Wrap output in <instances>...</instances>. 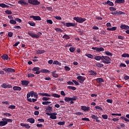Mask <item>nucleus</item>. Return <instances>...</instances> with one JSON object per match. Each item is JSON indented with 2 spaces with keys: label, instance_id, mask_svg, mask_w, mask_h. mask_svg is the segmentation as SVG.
I'll use <instances>...</instances> for the list:
<instances>
[{
  "label": "nucleus",
  "instance_id": "obj_33",
  "mask_svg": "<svg viewBox=\"0 0 129 129\" xmlns=\"http://www.w3.org/2000/svg\"><path fill=\"white\" fill-rule=\"evenodd\" d=\"M64 101L66 102H69V101H71V97H66L64 98Z\"/></svg>",
  "mask_w": 129,
  "mask_h": 129
},
{
  "label": "nucleus",
  "instance_id": "obj_28",
  "mask_svg": "<svg viewBox=\"0 0 129 129\" xmlns=\"http://www.w3.org/2000/svg\"><path fill=\"white\" fill-rule=\"evenodd\" d=\"M85 55V56H86V57H88V58H90V59H93V55L90 53H86Z\"/></svg>",
  "mask_w": 129,
  "mask_h": 129
},
{
  "label": "nucleus",
  "instance_id": "obj_48",
  "mask_svg": "<svg viewBox=\"0 0 129 129\" xmlns=\"http://www.w3.org/2000/svg\"><path fill=\"white\" fill-rule=\"evenodd\" d=\"M58 125H64L65 124V121H59L57 123Z\"/></svg>",
  "mask_w": 129,
  "mask_h": 129
},
{
  "label": "nucleus",
  "instance_id": "obj_34",
  "mask_svg": "<svg viewBox=\"0 0 129 129\" xmlns=\"http://www.w3.org/2000/svg\"><path fill=\"white\" fill-rule=\"evenodd\" d=\"M55 31H56L57 33H62L63 30L60 28H56L54 29Z\"/></svg>",
  "mask_w": 129,
  "mask_h": 129
},
{
  "label": "nucleus",
  "instance_id": "obj_4",
  "mask_svg": "<svg viewBox=\"0 0 129 129\" xmlns=\"http://www.w3.org/2000/svg\"><path fill=\"white\" fill-rule=\"evenodd\" d=\"M33 97V91L30 92H28L27 94V98L28 101L30 102H32V99L30 98V97Z\"/></svg>",
  "mask_w": 129,
  "mask_h": 129
},
{
  "label": "nucleus",
  "instance_id": "obj_7",
  "mask_svg": "<svg viewBox=\"0 0 129 129\" xmlns=\"http://www.w3.org/2000/svg\"><path fill=\"white\" fill-rule=\"evenodd\" d=\"M91 117L92 119H95L96 122H100V120L98 119L99 118L97 115L91 114Z\"/></svg>",
  "mask_w": 129,
  "mask_h": 129
},
{
  "label": "nucleus",
  "instance_id": "obj_29",
  "mask_svg": "<svg viewBox=\"0 0 129 129\" xmlns=\"http://www.w3.org/2000/svg\"><path fill=\"white\" fill-rule=\"evenodd\" d=\"M2 58L3 60H8L9 59V56L7 54H4L2 56Z\"/></svg>",
  "mask_w": 129,
  "mask_h": 129
},
{
  "label": "nucleus",
  "instance_id": "obj_5",
  "mask_svg": "<svg viewBox=\"0 0 129 129\" xmlns=\"http://www.w3.org/2000/svg\"><path fill=\"white\" fill-rule=\"evenodd\" d=\"M77 78L78 80H80L79 81L80 83H83L84 81L86 80V78L85 77H83L81 76L77 77Z\"/></svg>",
  "mask_w": 129,
  "mask_h": 129
},
{
  "label": "nucleus",
  "instance_id": "obj_38",
  "mask_svg": "<svg viewBox=\"0 0 129 129\" xmlns=\"http://www.w3.org/2000/svg\"><path fill=\"white\" fill-rule=\"evenodd\" d=\"M55 72H52V76H53V77H54L55 78H58V74H55Z\"/></svg>",
  "mask_w": 129,
  "mask_h": 129
},
{
  "label": "nucleus",
  "instance_id": "obj_11",
  "mask_svg": "<svg viewBox=\"0 0 129 129\" xmlns=\"http://www.w3.org/2000/svg\"><path fill=\"white\" fill-rule=\"evenodd\" d=\"M81 107L82 110H84V111H88L89 110H90V107H86V106H81Z\"/></svg>",
  "mask_w": 129,
  "mask_h": 129
},
{
  "label": "nucleus",
  "instance_id": "obj_64",
  "mask_svg": "<svg viewBox=\"0 0 129 129\" xmlns=\"http://www.w3.org/2000/svg\"><path fill=\"white\" fill-rule=\"evenodd\" d=\"M7 85L6 83H4L1 85V87L3 88H7Z\"/></svg>",
  "mask_w": 129,
  "mask_h": 129
},
{
  "label": "nucleus",
  "instance_id": "obj_12",
  "mask_svg": "<svg viewBox=\"0 0 129 129\" xmlns=\"http://www.w3.org/2000/svg\"><path fill=\"white\" fill-rule=\"evenodd\" d=\"M42 35V33L38 32L37 34L33 33V38H36V39H38L40 38V36Z\"/></svg>",
  "mask_w": 129,
  "mask_h": 129
},
{
  "label": "nucleus",
  "instance_id": "obj_20",
  "mask_svg": "<svg viewBox=\"0 0 129 129\" xmlns=\"http://www.w3.org/2000/svg\"><path fill=\"white\" fill-rule=\"evenodd\" d=\"M96 80L98 83H102V82H104L103 79L101 78H98L96 79Z\"/></svg>",
  "mask_w": 129,
  "mask_h": 129
},
{
  "label": "nucleus",
  "instance_id": "obj_30",
  "mask_svg": "<svg viewBox=\"0 0 129 129\" xmlns=\"http://www.w3.org/2000/svg\"><path fill=\"white\" fill-rule=\"evenodd\" d=\"M53 64L54 65H58L59 66H61V62H59L57 60H54Z\"/></svg>",
  "mask_w": 129,
  "mask_h": 129
},
{
  "label": "nucleus",
  "instance_id": "obj_24",
  "mask_svg": "<svg viewBox=\"0 0 129 129\" xmlns=\"http://www.w3.org/2000/svg\"><path fill=\"white\" fill-rule=\"evenodd\" d=\"M40 2L38 1V0H33V5L34 6H38L40 5Z\"/></svg>",
  "mask_w": 129,
  "mask_h": 129
},
{
  "label": "nucleus",
  "instance_id": "obj_18",
  "mask_svg": "<svg viewBox=\"0 0 129 129\" xmlns=\"http://www.w3.org/2000/svg\"><path fill=\"white\" fill-rule=\"evenodd\" d=\"M20 125L21 126H24L26 127V128H30L31 127V126L29 125V124L25 123H21L20 124Z\"/></svg>",
  "mask_w": 129,
  "mask_h": 129
},
{
  "label": "nucleus",
  "instance_id": "obj_9",
  "mask_svg": "<svg viewBox=\"0 0 129 129\" xmlns=\"http://www.w3.org/2000/svg\"><path fill=\"white\" fill-rule=\"evenodd\" d=\"M57 113L56 112L51 113V115H50L49 118L51 119H56L57 118Z\"/></svg>",
  "mask_w": 129,
  "mask_h": 129
},
{
  "label": "nucleus",
  "instance_id": "obj_40",
  "mask_svg": "<svg viewBox=\"0 0 129 129\" xmlns=\"http://www.w3.org/2000/svg\"><path fill=\"white\" fill-rule=\"evenodd\" d=\"M68 89H70L71 90H76V87H72V86H68Z\"/></svg>",
  "mask_w": 129,
  "mask_h": 129
},
{
  "label": "nucleus",
  "instance_id": "obj_54",
  "mask_svg": "<svg viewBox=\"0 0 129 129\" xmlns=\"http://www.w3.org/2000/svg\"><path fill=\"white\" fill-rule=\"evenodd\" d=\"M111 115H115V116H121V114L120 113H112Z\"/></svg>",
  "mask_w": 129,
  "mask_h": 129
},
{
  "label": "nucleus",
  "instance_id": "obj_57",
  "mask_svg": "<svg viewBox=\"0 0 129 129\" xmlns=\"http://www.w3.org/2000/svg\"><path fill=\"white\" fill-rule=\"evenodd\" d=\"M102 117H103L104 119H107V117H108V116H107V115L106 114H103L102 115Z\"/></svg>",
  "mask_w": 129,
  "mask_h": 129
},
{
  "label": "nucleus",
  "instance_id": "obj_8",
  "mask_svg": "<svg viewBox=\"0 0 129 129\" xmlns=\"http://www.w3.org/2000/svg\"><path fill=\"white\" fill-rule=\"evenodd\" d=\"M18 4L21 5V6H28V5H29V4L26 2L25 0H20L18 1Z\"/></svg>",
  "mask_w": 129,
  "mask_h": 129
},
{
  "label": "nucleus",
  "instance_id": "obj_21",
  "mask_svg": "<svg viewBox=\"0 0 129 129\" xmlns=\"http://www.w3.org/2000/svg\"><path fill=\"white\" fill-rule=\"evenodd\" d=\"M39 95H41V96H46L47 97H51V95L48 93H39L38 94Z\"/></svg>",
  "mask_w": 129,
  "mask_h": 129
},
{
  "label": "nucleus",
  "instance_id": "obj_23",
  "mask_svg": "<svg viewBox=\"0 0 129 129\" xmlns=\"http://www.w3.org/2000/svg\"><path fill=\"white\" fill-rule=\"evenodd\" d=\"M13 90L17 91H21V90H22V88H21V87L14 86L13 87Z\"/></svg>",
  "mask_w": 129,
  "mask_h": 129
},
{
  "label": "nucleus",
  "instance_id": "obj_55",
  "mask_svg": "<svg viewBox=\"0 0 129 129\" xmlns=\"http://www.w3.org/2000/svg\"><path fill=\"white\" fill-rule=\"evenodd\" d=\"M77 98H78L77 97L74 96L73 97H71V100L74 101L75 100H76Z\"/></svg>",
  "mask_w": 129,
  "mask_h": 129
},
{
  "label": "nucleus",
  "instance_id": "obj_31",
  "mask_svg": "<svg viewBox=\"0 0 129 129\" xmlns=\"http://www.w3.org/2000/svg\"><path fill=\"white\" fill-rule=\"evenodd\" d=\"M51 96H53V97H55L56 98H59L60 96L58 94L54 93V94H51Z\"/></svg>",
  "mask_w": 129,
  "mask_h": 129
},
{
  "label": "nucleus",
  "instance_id": "obj_42",
  "mask_svg": "<svg viewBox=\"0 0 129 129\" xmlns=\"http://www.w3.org/2000/svg\"><path fill=\"white\" fill-rule=\"evenodd\" d=\"M10 23L12 25H16V24H17V22L16 21V20H11L10 21Z\"/></svg>",
  "mask_w": 129,
  "mask_h": 129
},
{
  "label": "nucleus",
  "instance_id": "obj_63",
  "mask_svg": "<svg viewBox=\"0 0 129 129\" xmlns=\"http://www.w3.org/2000/svg\"><path fill=\"white\" fill-rule=\"evenodd\" d=\"M118 15H125V13L121 11H117Z\"/></svg>",
  "mask_w": 129,
  "mask_h": 129
},
{
  "label": "nucleus",
  "instance_id": "obj_14",
  "mask_svg": "<svg viewBox=\"0 0 129 129\" xmlns=\"http://www.w3.org/2000/svg\"><path fill=\"white\" fill-rule=\"evenodd\" d=\"M75 26H76V24L75 23H66V27H75Z\"/></svg>",
  "mask_w": 129,
  "mask_h": 129
},
{
  "label": "nucleus",
  "instance_id": "obj_13",
  "mask_svg": "<svg viewBox=\"0 0 129 129\" xmlns=\"http://www.w3.org/2000/svg\"><path fill=\"white\" fill-rule=\"evenodd\" d=\"M88 73H89V75L92 76H96V75H97V73H96V72L93 70L89 71Z\"/></svg>",
  "mask_w": 129,
  "mask_h": 129
},
{
  "label": "nucleus",
  "instance_id": "obj_26",
  "mask_svg": "<svg viewBox=\"0 0 129 129\" xmlns=\"http://www.w3.org/2000/svg\"><path fill=\"white\" fill-rule=\"evenodd\" d=\"M2 120H5L6 121H7V124H8V122H13V119H8L7 118H2Z\"/></svg>",
  "mask_w": 129,
  "mask_h": 129
},
{
  "label": "nucleus",
  "instance_id": "obj_49",
  "mask_svg": "<svg viewBox=\"0 0 129 129\" xmlns=\"http://www.w3.org/2000/svg\"><path fill=\"white\" fill-rule=\"evenodd\" d=\"M8 108H10V109H15V108H16V106L11 105L8 107Z\"/></svg>",
  "mask_w": 129,
  "mask_h": 129
},
{
  "label": "nucleus",
  "instance_id": "obj_35",
  "mask_svg": "<svg viewBox=\"0 0 129 129\" xmlns=\"http://www.w3.org/2000/svg\"><path fill=\"white\" fill-rule=\"evenodd\" d=\"M40 72L41 73H50V71L47 70H41Z\"/></svg>",
  "mask_w": 129,
  "mask_h": 129
},
{
  "label": "nucleus",
  "instance_id": "obj_56",
  "mask_svg": "<svg viewBox=\"0 0 129 129\" xmlns=\"http://www.w3.org/2000/svg\"><path fill=\"white\" fill-rule=\"evenodd\" d=\"M27 121L30 122V123H33V118H30L27 119Z\"/></svg>",
  "mask_w": 129,
  "mask_h": 129
},
{
  "label": "nucleus",
  "instance_id": "obj_15",
  "mask_svg": "<svg viewBox=\"0 0 129 129\" xmlns=\"http://www.w3.org/2000/svg\"><path fill=\"white\" fill-rule=\"evenodd\" d=\"M120 29H122V30H129V26L124 24L121 25L120 26Z\"/></svg>",
  "mask_w": 129,
  "mask_h": 129
},
{
  "label": "nucleus",
  "instance_id": "obj_52",
  "mask_svg": "<svg viewBox=\"0 0 129 129\" xmlns=\"http://www.w3.org/2000/svg\"><path fill=\"white\" fill-rule=\"evenodd\" d=\"M82 120H85L86 121H90V120L87 117L82 118Z\"/></svg>",
  "mask_w": 129,
  "mask_h": 129
},
{
  "label": "nucleus",
  "instance_id": "obj_6",
  "mask_svg": "<svg viewBox=\"0 0 129 129\" xmlns=\"http://www.w3.org/2000/svg\"><path fill=\"white\" fill-rule=\"evenodd\" d=\"M3 70H4V71L7 72L8 73H10L11 72L12 73H14L15 72V69H12V68H4L3 69Z\"/></svg>",
  "mask_w": 129,
  "mask_h": 129
},
{
  "label": "nucleus",
  "instance_id": "obj_36",
  "mask_svg": "<svg viewBox=\"0 0 129 129\" xmlns=\"http://www.w3.org/2000/svg\"><path fill=\"white\" fill-rule=\"evenodd\" d=\"M37 54H43V53H45V50H38L36 51Z\"/></svg>",
  "mask_w": 129,
  "mask_h": 129
},
{
  "label": "nucleus",
  "instance_id": "obj_27",
  "mask_svg": "<svg viewBox=\"0 0 129 129\" xmlns=\"http://www.w3.org/2000/svg\"><path fill=\"white\" fill-rule=\"evenodd\" d=\"M125 0H116L115 4H124Z\"/></svg>",
  "mask_w": 129,
  "mask_h": 129
},
{
  "label": "nucleus",
  "instance_id": "obj_25",
  "mask_svg": "<svg viewBox=\"0 0 129 129\" xmlns=\"http://www.w3.org/2000/svg\"><path fill=\"white\" fill-rule=\"evenodd\" d=\"M96 66L97 67H98L99 68H102V67H104V65H103V64H102V63H100L99 62H97L96 63Z\"/></svg>",
  "mask_w": 129,
  "mask_h": 129
},
{
  "label": "nucleus",
  "instance_id": "obj_16",
  "mask_svg": "<svg viewBox=\"0 0 129 129\" xmlns=\"http://www.w3.org/2000/svg\"><path fill=\"white\" fill-rule=\"evenodd\" d=\"M8 124V121L6 120H2L0 121V126H5Z\"/></svg>",
  "mask_w": 129,
  "mask_h": 129
},
{
  "label": "nucleus",
  "instance_id": "obj_44",
  "mask_svg": "<svg viewBox=\"0 0 129 129\" xmlns=\"http://www.w3.org/2000/svg\"><path fill=\"white\" fill-rule=\"evenodd\" d=\"M49 99H50V98L49 97H43L42 98V100L43 101H47V100H49Z\"/></svg>",
  "mask_w": 129,
  "mask_h": 129
},
{
  "label": "nucleus",
  "instance_id": "obj_62",
  "mask_svg": "<svg viewBox=\"0 0 129 129\" xmlns=\"http://www.w3.org/2000/svg\"><path fill=\"white\" fill-rule=\"evenodd\" d=\"M33 95L35 98H38V94L36 92H33Z\"/></svg>",
  "mask_w": 129,
  "mask_h": 129
},
{
  "label": "nucleus",
  "instance_id": "obj_61",
  "mask_svg": "<svg viewBox=\"0 0 129 129\" xmlns=\"http://www.w3.org/2000/svg\"><path fill=\"white\" fill-rule=\"evenodd\" d=\"M55 19L56 20H58L59 21H60V20H62V18L60 16H54Z\"/></svg>",
  "mask_w": 129,
  "mask_h": 129
},
{
  "label": "nucleus",
  "instance_id": "obj_58",
  "mask_svg": "<svg viewBox=\"0 0 129 129\" xmlns=\"http://www.w3.org/2000/svg\"><path fill=\"white\" fill-rule=\"evenodd\" d=\"M72 82H74L76 85H80V84H79L78 82H77L76 80H73Z\"/></svg>",
  "mask_w": 129,
  "mask_h": 129
},
{
  "label": "nucleus",
  "instance_id": "obj_46",
  "mask_svg": "<svg viewBox=\"0 0 129 129\" xmlns=\"http://www.w3.org/2000/svg\"><path fill=\"white\" fill-rule=\"evenodd\" d=\"M109 10L111 11V12H114L115 11H116V8L111 7L109 8Z\"/></svg>",
  "mask_w": 129,
  "mask_h": 129
},
{
  "label": "nucleus",
  "instance_id": "obj_10",
  "mask_svg": "<svg viewBox=\"0 0 129 129\" xmlns=\"http://www.w3.org/2000/svg\"><path fill=\"white\" fill-rule=\"evenodd\" d=\"M40 68L39 67H34L33 69V71H36V72L34 73V74H40L41 73V72L39 71Z\"/></svg>",
  "mask_w": 129,
  "mask_h": 129
},
{
  "label": "nucleus",
  "instance_id": "obj_22",
  "mask_svg": "<svg viewBox=\"0 0 129 129\" xmlns=\"http://www.w3.org/2000/svg\"><path fill=\"white\" fill-rule=\"evenodd\" d=\"M21 83L22 85H24L25 86H27L28 84H29V82L28 81L23 80L21 81Z\"/></svg>",
  "mask_w": 129,
  "mask_h": 129
},
{
  "label": "nucleus",
  "instance_id": "obj_50",
  "mask_svg": "<svg viewBox=\"0 0 129 129\" xmlns=\"http://www.w3.org/2000/svg\"><path fill=\"white\" fill-rule=\"evenodd\" d=\"M13 33L12 32H9L8 34V36L10 38H12L13 37Z\"/></svg>",
  "mask_w": 129,
  "mask_h": 129
},
{
  "label": "nucleus",
  "instance_id": "obj_37",
  "mask_svg": "<svg viewBox=\"0 0 129 129\" xmlns=\"http://www.w3.org/2000/svg\"><path fill=\"white\" fill-rule=\"evenodd\" d=\"M46 110H47L48 111H53V108H52V107L48 106L46 109Z\"/></svg>",
  "mask_w": 129,
  "mask_h": 129
},
{
  "label": "nucleus",
  "instance_id": "obj_1",
  "mask_svg": "<svg viewBox=\"0 0 129 129\" xmlns=\"http://www.w3.org/2000/svg\"><path fill=\"white\" fill-rule=\"evenodd\" d=\"M111 59L107 56L102 55V62L105 64H110L111 63Z\"/></svg>",
  "mask_w": 129,
  "mask_h": 129
},
{
  "label": "nucleus",
  "instance_id": "obj_17",
  "mask_svg": "<svg viewBox=\"0 0 129 129\" xmlns=\"http://www.w3.org/2000/svg\"><path fill=\"white\" fill-rule=\"evenodd\" d=\"M33 19L34 21H41L42 20V18H41L40 16H33Z\"/></svg>",
  "mask_w": 129,
  "mask_h": 129
},
{
  "label": "nucleus",
  "instance_id": "obj_19",
  "mask_svg": "<svg viewBox=\"0 0 129 129\" xmlns=\"http://www.w3.org/2000/svg\"><path fill=\"white\" fill-rule=\"evenodd\" d=\"M94 59L97 61H100V60H102V55L101 56L99 55H96L94 57Z\"/></svg>",
  "mask_w": 129,
  "mask_h": 129
},
{
  "label": "nucleus",
  "instance_id": "obj_32",
  "mask_svg": "<svg viewBox=\"0 0 129 129\" xmlns=\"http://www.w3.org/2000/svg\"><path fill=\"white\" fill-rule=\"evenodd\" d=\"M107 5L110 7H113V6H114V4H113V3L109 0L107 1Z\"/></svg>",
  "mask_w": 129,
  "mask_h": 129
},
{
  "label": "nucleus",
  "instance_id": "obj_53",
  "mask_svg": "<svg viewBox=\"0 0 129 129\" xmlns=\"http://www.w3.org/2000/svg\"><path fill=\"white\" fill-rule=\"evenodd\" d=\"M6 14H7V15H12V11L10 10H7L5 11Z\"/></svg>",
  "mask_w": 129,
  "mask_h": 129
},
{
  "label": "nucleus",
  "instance_id": "obj_45",
  "mask_svg": "<svg viewBox=\"0 0 129 129\" xmlns=\"http://www.w3.org/2000/svg\"><path fill=\"white\" fill-rule=\"evenodd\" d=\"M62 38H63L64 39H66V40H69V39H70V36L66 34L63 36Z\"/></svg>",
  "mask_w": 129,
  "mask_h": 129
},
{
  "label": "nucleus",
  "instance_id": "obj_3",
  "mask_svg": "<svg viewBox=\"0 0 129 129\" xmlns=\"http://www.w3.org/2000/svg\"><path fill=\"white\" fill-rule=\"evenodd\" d=\"M92 49L95 50L96 52H103L104 51L103 47H92Z\"/></svg>",
  "mask_w": 129,
  "mask_h": 129
},
{
  "label": "nucleus",
  "instance_id": "obj_39",
  "mask_svg": "<svg viewBox=\"0 0 129 129\" xmlns=\"http://www.w3.org/2000/svg\"><path fill=\"white\" fill-rule=\"evenodd\" d=\"M51 103V101H44L42 102V104L43 105H48V104H50Z\"/></svg>",
  "mask_w": 129,
  "mask_h": 129
},
{
  "label": "nucleus",
  "instance_id": "obj_47",
  "mask_svg": "<svg viewBox=\"0 0 129 129\" xmlns=\"http://www.w3.org/2000/svg\"><path fill=\"white\" fill-rule=\"evenodd\" d=\"M46 22L47 24H50V25H52V24H53V21L50 19H47L46 20Z\"/></svg>",
  "mask_w": 129,
  "mask_h": 129
},
{
  "label": "nucleus",
  "instance_id": "obj_2",
  "mask_svg": "<svg viewBox=\"0 0 129 129\" xmlns=\"http://www.w3.org/2000/svg\"><path fill=\"white\" fill-rule=\"evenodd\" d=\"M74 21H76L77 22V23H79L80 24H82V23H84V22H85L86 21V19L85 18H82L81 17H74Z\"/></svg>",
  "mask_w": 129,
  "mask_h": 129
},
{
  "label": "nucleus",
  "instance_id": "obj_43",
  "mask_svg": "<svg viewBox=\"0 0 129 129\" xmlns=\"http://www.w3.org/2000/svg\"><path fill=\"white\" fill-rule=\"evenodd\" d=\"M122 57L123 58H129V54L127 53H123L122 54Z\"/></svg>",
  "mask_w": 129,
  "mask_h": 129
},
{
  "label": "nucleus",
  "instance_id": "obj_41",
  "mask_svg": "<svg viewBox=\"0 0 129 129\" xmlns=\"http://www.w3.org/2000/svg\"><path fill=\"white\" fill-rule=\"evenodd\" d=\"M105 54L107 55V56H112V53H111L109 51H106L105 52Z\"/></svg>",
  "mask_w": 129,
  "mask_h": 129
},
{
  "label": "nucleus",
  "instance_id": "obj_51",
  "mask_svg": "<svg viewBox=\"0 0 129 129\" xmlns=\"http://www.w3.org/2000/svg\"><path fill=\"white\" fill-rule=\"evenodd\" d=\"M70 51L71 53H73L75 51V48L72 47L70 48Z\"/></svg>",
  "mask_w": 129,
  "mask_h": 129
},
{
  "label": "nucleus",
  "instance_id": "obj_59",
  "mask_svg": "<svg viewBox=\"0 0 129 129\" xmlns=\"http://www.w3.org/2000/svg\"><path fill=\"white\" fill-rule=\"evenodd\" d=\"M46 9L47 11H49L50 12L53 11V8H52V7H46Z\"/></svg>",
  "mask_w": 129,
  "mask_h": 129
},
{
  "label": "nucleus",
  "instance_id": "obj_60",
  "mask_svg": "<svg viewBox=\"0 0 129 129\" xmlns=\"http://www.w3.org/2000/svg\"><path fill=\"white\" fill-rule=\"evenodd\" d=\"M67 84H68V85H74V83H73V81H68L67 82Z\"/></svg>",
  "mask_w": 129,
  "mask_h": 129
}]
</instances>
